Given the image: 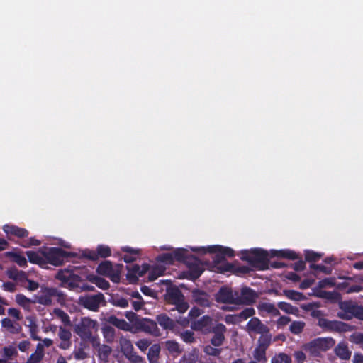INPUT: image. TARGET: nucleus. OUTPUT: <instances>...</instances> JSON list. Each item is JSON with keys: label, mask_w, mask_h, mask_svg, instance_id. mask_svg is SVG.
<instances>
[{"label": "nucleus", "mask_w": 363, "mask_h": 363, "mask_svg": "<svg viewBox=\"0 0 363 363\" xmlns=\"http://www.w3.org/2000/svg\"><path fill=\"white\" fill-rule=\"evenodd\" d=\"M241 259L258 270L269 269L268 252L262 249H252L250 251L242 252Z\"/></svg>", "instance_id": "f257e3e1"}, {"label": "nucleus", "mask_w": 363, "mask_h": 363, "mask_svg": "<svg viewBox=\"0 0 363 363\" xmlns=\"http://www.w3.org/2000/svg\"><path fill=\"white\" fill-rule=\"evenodd\" d=\"M53 298H56L60 303L65 301V296L61 291L56 288L42 287L38 294L34 296V302L48 306L52 305Z\"/></svg>", "instance_id": "f03ea898"}, {"label": "nucleus", "mask_w": 363, "mask_h": 363, "mask_svg": "<svg viewBox=\"0 0 363 363\" xmlns=\"http://www.w3.org/2000/svg\"><path fill=\"white\" fill-rule=\"evenodd\" d=\"M43 255L46 260L45 263L54 266H60L65 259L77 257L75 252H67L60 247H50L47 251L43 252Z\"/></svg>", "instance_id": "7ed1b4c3"}, {"label": "nucleus", "mask_w": 363, "mask_h": 363, "mask_svg": "<svg viewBox=\"0 0 363 363\" xmlns=\"http://www.w3.org/2000/svg\"><path fill=\"white\" fill-rule=\"evenodd\" d=\"M337 317L342 320H350L353 317L360 318L363 314V307L352 301H340Z\"/></svg>", "instance_id": "20e7f679"}, {"label": "nucleus", "mask_w": 363, "mask_h": 363, "mask_svg": "<svg viewBox=\"0 0 363 363\" xmlns=\"http://www.w3.org/2000/svg\"><path fill=\"white\" fill-rule=\"evenodd\" d=\"M55 279L61 281V286L69 289H74L79 286L82 281L80 276L74 274L68 269L60 270L55 275Z\"/></svg>", "instance_id": "39448f33"}, {"label": "nucleus", "mask_w": 363, "mask_h": 363, "mask_svg": "<svg viewBox=\"0 0 363 363\" xmlns=\"http://www.w3.org/2000/svg\"><path fill=\"white\" fill-rule=\"evenodd\" d=\"M120 265L116 268L113 267L112 262L109 260L101 262L96 267V272L102 276L108 277L111 281L118 283L121 279Z\"/></svg>", "instance_id": "423d86ee"}, {"label": "nucleus", "mask_w": 363, "mask_h": 363, "mask_svg": "<svg viewBox=\"0 0 363 363\" xmlns=\"http://www.w3.org/2000/svg\"><path fill=\"white\" fill-rule=\"evenodd\" d=\"M319 327L325 331L345 333L352 331L354 326L339 320H330L319 317Z\"/></svg>", "instance_id": "0eeeda50"}, {"label": "nucleus", "mask_w": 363, "mask_h": 363, "mask_svg": "<svg viewBox=\"0 0 363 363\" xmlns=\"http://www.w3.org/2000/svg\"><path fill=\"white\" fill-rule=\"evenodd\" d=\"M104 301V296L101 293L94 295L80 296L79 304L91 311H98L100 304Z\"/></svg>", "instance_id": "6e6552de"}, {"label": "nucleus", "mask_w": 363, "mask_h": 363, "mask_svg": "<svg viewBox=\"0 0 363 363\" xmlns=\"http://www.w3.org/2000/svg\"><path fill=\"white\" fill-rule=\"evenodd\" d=\"M96 325V321L89 318H82L75 326V333L83 339H89L92 335V329Z\"/></svg>", "instance_id": "1a4fd4ad"}, {"label": "nucleus", "mask_w": 363, "mask_h": 363, "mask_svg": "<svg viewBox=\"0 0 363 363\" xmlns=\"http://www.w3.org/2000/svg\"><path fill=\"white\" fill-rule=\"evenodd\" d=\"M191 328L194 331L201 332L202 334L207 335L211 333V329L213 328V318L205 315L198 320H194L191 323Z\"/></svg>", "instance_id": "9d476101"}, {"label": "nucleus", "mask_w": 363, "mask_h": 363, "mask_svg": "<svg viewBox=\"0 0 363 363\" xmlns=\"http://www.w3.org/2000/svg\"><path fill=\"white\" fill-rule=\"evenodd\" d=\"M135 326L139 330L152 335L155 337H159L161 335V332L157 327V322L151 319H138L135 322Z\"/></svg>", "instance_id": "9b49d317"}, {"label": "nucleus", "mask_w": 363, "mask_h": 363, "mask_svg": "<svg viewBox=\"0 0 363 363\" xmlns=\"http://www.w3.org/2000/svg\"><path fill=\"white\" fill-rule=\"evenodd\" d=\"M237 304L251 305L256 301L258 297L257 293L248 286H244L240 290V294L235 291Z\"/></svg>", "instance_id": "f8f14e48"}, {"label": "nucleus", "mask_w": 363, "mask_h": 363, "mask_svg": "<svg viewBox=\"0 0 363 363\" xmlns=\"http://www.w3.org/2000/svg\"><path fill=\"white\" fill-rule=\"evenodd\" d=\"M185 264L189 269L186 277L189 279L193 281L197 279L203 272L201 261L194 255L190 257V259Z\"/></svg>", "instance_id": "ddd939ff"}, {"label": "nucleus", "mask_w": 363, "mask_h": 363, "mask_svg": "<svg viewBox=\"0 0 363 363\" xmlns=\"http://www.w3.org/2000/svg\"><path fill=\"white\" fill-rule=\"evenodd\" d=\"M210 330L211 333L213 334L210 340L211 344L214 347L223 345L225 340V333L227 331L225 325L223 323H216Z\"/></svg>", "instance_id": "4468645a"}, {"label": "nucleus", "mask_w": 363, "mask_h": 363, "mask_svg": "<svg viewBox=\"0 0 363 363\" xmlns=\"http://www.w3.org/2000/svg\"><path fill=\"white\" fill-rule=\"evenodd\" d=\"M191 250L201 255H206L207 252H216V251L220 250L223 254L224 257H233L235 255V252L233 249L227 247H223L220 245H211L207 247H192Z\"/></svg>", "instance_id": "2eb2a0df"}, {"label": "nucleus", "mask_w": 363, "mask_h": 363, "mask_svg": "<svg viewBox=\"0 0 363 363\" xmlns=\"http://www.w3.org/2000/svg\"><path fill=\"white\" fill-rule=\"evenodd\" d=\"M215 299L218 303L237 304V296L232 290L228 287L223 286L216 294Z\"/></svg>", "instance_id": "dca6fc26"}, {"label": "nucleus", "mask_w": 363, "mask_h": 363, "mask_svg": "<svg viewBox=\"0 0 363 363\" xmlns=\"http://www.w3.org/2000/svg\"><path fill=\"white\" fill-rule=\"evenodd\" d=\"M269 330H270L269 328L264 325L261 320L257 317L251 318L246 325V330L249 334L251 333L262 334L267 333Z\"/></svg>", "instance_id": "f3484780"}, {"label": "nucleus", "mask_w": 363, "mask_h": 363, "mask_svg": "<svg viewBox=\"0 0 363 363\" xmlns=\"http://www.w3.org/2000/svg\"><path fill=\"white\" fill-rule=\"evenodd\" d=\"M192 301L196 305L201 307H209L211 300L209 294L201 289H195L191 291Z\"/></svg>", "instance_id": "a211bd4d"}, {"label": "nucleus", "mask_w": 363, "mask_h": 363, "mask_svg": "<svg viewBox=\"0 0 363 363\" xmlns=\"http://www.w3.org/2000/svg\"><path fill=\"white\" fill-rule=\"evenodd\" d=\"M3 230L7 235L9 239H11L9 236L12 235L18 238H24L28 237L29 234V232L26 228L9 224L4 225Z\"/></svg>", "instance_id": "6ab92c4d"}, {"label": "nucleus", "mask_w": 363, "mask_h": 363, "mask_svg": "<svg viewBox=\"0 0 363 363\" xmlns=\"http://www.w3.org/2000/svg\"><path fill=\"white\" fill-rule=\"evenodd\" d=\"M213 253L216 255L213 259V262L215 266L220 264V266L217 267L220 272H230L233 269V264L225 262L226 259L220 250Z\"/></svg>", "instance_id": "aec40b11"}, {"label": "nucleus", "mask_w": 363, "mask_h": 363, "mask_svg": "<svg viewBox=\"0 0 363 363\" xmlns=\"http://www.w3.org/2000/svg\"><path fill=\"white\" fill-rule=\"evenodd\" d=\"M1 324L3 331H6L11 334H18L22 330V327L18 323L13 321L9 318H3L1 321Z\"/></svg>", "instance_id": "412c9836"}, {"label": "nucleus", "mask_w": 363, "mask_h": 363, "mask_svg": "<svg viewBox=\"0 0 363 363\" xmlns=\"http://www.w3.org/2000/svg\"><path fill=\"white\" fill-rule=\"evenodd\" d=\"M6 274L9 279L21 283L22 286H24V284L28 279L26 272L22 270H18L15 267L9 268L7 270Z\"/></svg>", "instance_id": "4be33fe9"}, {"label": "nucleus", "mask_w": 363, "mask_h": 363, "mask_svg": "<svg viewBox=\"0 0 363 363\" xmlns=\"http://www.w3.org/2000/svg\"><path fill=\"white\" fill-rule=\"evenodd\" d=\"M184 296L182 292L177 288L173 287L168 289L165 295L166 300L171 304L175 305L182 299H184Z\"/></svg>", "instance_id": "5701e85b"}, {"label": "nucleus", "mask_w": 363, "mask_h": 363, "mask_svg": "<svg viewBox=\"0 0 363 363\" xmlns=\"http://www.w3.org/2000/svg\"><path fill=\"white\" fill-rule=\"evenodd\" d=\"M58 336L61 340V342L58 345L60 349L67 350L71 345L70 339L72 337L71 332L69 330L66 329L63 327H60Z\"/></svg>", "instance_id": "b1692460"}, {"label": "nucleus", "mask_w": 363, "mask_h": 363, "mask_svg": "<svg viewBox=\"0 0 363 363\" xmlns=\"http://www.w3.org/2000/svg\"><path fill=\"white\" fill-rule=\"evenodd\" d=\"M259 312L261 313L265 312L273 317L280 315L279 310L275 306L274 303L268 302H259L257 306Z\"/></svg>", "instance_id": "393cba45"}, {"label": "nucleus", "mask_w": 363, "mask_h": 363, "mask_svg": "<svg viewBox=\"0 0 363 363\" xmlns=\"http://www.w3.org/2000/svg\"><path fill=\"white\" fill-rule=\"evenodd\" d=\"M156 322L157 324L158 323L164 330H172L176 325L174 320L165 313L157 315L156 316Z\"/></svg>", "instance_id": "a878e982"}, {"label": "nucleus", "mask_w": 363, "mask_h": 363, "mask_svg": "<svg viewBox=\"0 0 363 363\" xmlns=\"http://www.w3.org/2000/svg\"><path fill=\"white\" fill-rule=\"evenodd\" d=\"M172 255L174 262L177 261L186 264L193 255L190 254L189 251L184 248H177L172 252Z\"/></svg>", "instance_id": "bb28decb"}, {"label": "nucleus", "mask_w": 363, "mask_h": 363, "mask_svg": "<svg viewBox=\"0 0 363 363\" xmlns=\"http://www.w3.org/2000/svg\"><path fill=\"white\" fill-rule=\"evenodd\" d=\"M319 298H323L332 303H339L341 300V295L339 292L333 291H327L325 290L319 289Z\"/></svg>", "instance_id": "cd10ccee"}, {"label": "nucleus", "mask_w": 363, "mask_h": 363, "mask_svg": "<svg viewBox=\"0 0 363 363\" xmlns=\"http://www.w3.org/2000/svg\"><path fill=\"white\" fill-rule=\"evenodd\" d=\"M126 268L128 270V273L126 274L127 279L131 284L136 283L138 281V277H140V266L135 264L132 266H127Z\"/></svg>", "instance_id": "c85d7f7f"}, {"label": "nucleus", "mask_w": 363, "mask_h": 363, "mask_svg": "<svg viewBox=\"0 0 363 363\" xmlns=\"http://www.w3.org/2000/svg\"><path fill=\"white\" fill-rule=\"evenodd\" d=\"M334 351L335 354L342 360H348L351 357L352 352L349 350L347 345L345 343L340 342L335 347Z\"/></svg>", "instance_id": "c756f323"}, {"label": "nucleus", "mask_w": 363, "mask_h": 363, "mask_svg": "<svg viewBox=\"0 0 363 363\" xmlns=\"http://www.w3.org/2000/svg\"><path fill=\"white\" fill-rule=\"evenodd\" d=\"M108 322L118 328V329L125 330V331H130L131 325L125 321L124 319L118 318L115 315H111L108 317Z\"/></svg>", "instance_id": "7c9ffc66"}, {"label": "nucleus", "mask_w": 363, "mask_h": 363, "mask_svg": "<svg viewBox=\"0 0 363 363\" xmlns=\"http://www.w3.org/2000/svg\"><path fill=\"white\" fill-rule=\"evenodd\" d=\"M160 351L161 347L159 344H153L150 346L147 354L149 363H160Z\"/></svg>", "instance_id": "2f4dec72"}, {"label": "nucleus", "mask_w": 363, "mask_h": 363, "mask_svg": "<svg viewBox=\"0 0 363 363\" xmlns=\"http://www.w3.org/2000/svg\"><path fill=\"white\" fill-rule=\"evenodd\" d=\"M272 342V335L270 333V330H269L267 333L260 334L257 346L267 350L271 345Z\"/></svg>", "instance_id": "473e14b6"}, {"label": "nucleus", "mask_w": 363, "mask_h": 363, "mask_svg": "<svg viewBox=\"0 0 363 363\" xmlns=\"http://www.w3.org/2000/svg\"><path fill=\"white\" fill-rule=\"evenodd\" d=\"M88 280L90 282L94 284L97 287L103 290H107L110 287L109 282L107 280L96 275H89Z\"/></svg>", "instance_id": "72a5a7b5"}, {"label": "nucleus", "mask_w": 363, "mask_h": 363, "mask_svg": "<svg viewBox=\"0 0 363 363\" xmlns=\"http://www.w3.org/2000/svg\"><path fill=\"white\" fill-rule=\"evenodd\" d=\"M323 262L326 265L319 264V272H323L325 274H330L334 265L336 264L335 259L333 257H326Z\"/></svg>", "instance_id": "f704fd0d"}, {"label": "nucleus", "mask_w": 363, "mask_h": 363, "mask_svg": "<svg viewBox=\"0 0 363 363\" xmlns=\"http://www.w3.org/2000/svg\"><path fill=\"white\" fill-rule=\"evenodd\" d=\"M15 301L20 306H21L22 308H23L25 310H27V311H30V308H31V305L33 303H35V302H34V300H31V299L27 298L23 294H16Z\"/></svg>", "instance_id": "c9c22d12"}, {"label": "nucleus", "mask_w": 363, "mask_h": 363, "mask_svg": "<svg viewBox=\"0 0 363 363\" xmlns=\"http://www.w3.org/2000/svg\"><path fill=\"white\" fill-rule=\"evenodd\" d=\"M282 294L287 298L295 301H299L306 299V296L303 295V294L292 289H284L282 291Z\"/></svg>", "instance_id": "e433bc0d"}, {"label": "nucleus", "mask_w": 363, "mask_h": 363, "mask_svg": "<svg viewBox=\"0 0 363 363\" xmlns=\"http://www.w3.org/2000/svg\"><path fill=\"white\" fill-rule=\"evenodd\" d=\"M277 308L279 310H281L283 312L287 314L296 315L299 312V310L297 307L293 306L291 304L284 301L278 302Z\"/></svg>", "instance_id": "4c0bfd02"}, {"label": "nucleus", "mask_w": 363, "mask_h": 363, "mask_svg": "<svg viewBox=\"0 0 363 363\" xmlns=\"http://www.w3.org/2000/svg\"><path fill=\"white\" fill-rule=\"evenodd\" d=\"M303 350L313 357L318 356V338L313 339L310 342L304 344Z\"/></svg>", "instance_id": "58836bf2"}, {"label": "nucleus", "mask_w": 363, "mask_h": 363, "mask_svg": "<svg viewBox=\"0 0 363 363\" xmlns=\"http://www.w3.org/2000/svg\"><path fill=\"white\" fill-rule=\"evenodd\" d=\"M26 254L30 263L39 264L40 266L45 264V258L41 257L38 252L34 251H27Z\"/></svg>", "instance_id": "ea45409f"}, {"label": "nucleus", "mask_w": 363, "mask_h": 363, "mask_svg": "<svg viewBox=\"0 0 363 363\" xmlns=\"http://www.w3.org/2000/svg\"><path fill=\"white\" fill-rule=\"evenodd\" d=\"M335 344L333 337H319V350L326 351L332 348Z\"/></svg>", "instance_id": "a19ab883"}, {"label": "nucleus", "mask_w": 363, "mask_h": 363, "mask_svg": "<svg viewBox=\"0 0 363 363\" xmlns=\"http://www.w3.org/2000/svg\"><path fill=\"white\" fill-rule=\"evenodd\" d=\"M112 352V349L107 345H102L99 346L98 350V354L99 358L104 362H108V357Z\"/></svg>", "instance_id": "79ce46f5"}, {"label": "nucleus", "mask_w": 363, "mask_h": 363, "mask_svg": "<svg viewBox=\"0 0 363 363\" xmlns=\"http://www.w3.org/2000/svg\"><path fill=\"white\" fill-rule=\"evenodd\" d=\"M266 351V349L256 346L252 353L254 360L259 362H266L267 361Z\"/></svg>", "instance_id": "37998d69"}, {"label": "nucleus", "mask_w": 363, "mask_h": 363, "mask_svg": "<svg viewBox=\"0 0 363 363\" xmlns=\"http://www.w3.org/2000/svg\"><path fill=\"white\" fill-rule=\"evenodd\" d=\"M166 349L171 354H179L182 352L179 343L174 340H167L165 342Z\"/></svg>", "instance_id": "c03bdc74"}, {"label": "nucleus", "mask_w": 363, "mask_h": 363, "mask_svg": "<svg viewBox=\"0 0 363 363\" xmlns=\"http://www.w3.org/2000/svg\"><path fill=\"white\" fill-rule=\"evenodd\" d=\"M96 255L98 259L101 258H106L111 255V250L108 245H99L96 247Z\"/></svg>", "instance_id": "a18cd8bd"}, {"label": "nucleus", "mask_w": 363, "mask_h": 363, "mask_svg": "<svg viewBox=\"0 0 363 363\" xmlns=\"http://www.w3.org/2000/svg\"><path fill=\"white\" fill-rule=\"evenodd\" d=\"M104 338L108 342H112L115 337V329L110 325H106L102 328Z\"/></svg>", "instance_id": "49530a36"}, {"label": "nucleus", "mask_w": 363, "mask_h": 363, "mask_svg": "<svg viewBox=\"0 0 363 363\" xmlns=\"http://www.w3.org/2000/svg\"><path fill=\"white\" fill-rule=\"evenodd\" d=\"M198 359L197 350L194 349L191 352L184 354L181 360L180 363H196Z\"/></svg>", "instance_id": "de8ad7c7"}, {"label": "nucleus", "mask_w": 363, "mask_h": 363, "mask_svg": "<svg viewBox=\"0 0 363 363\" xmlns=\"http://www.w3.org/2000/svg\"><path fill=\"white\" fill-rule=\"evenodd\" d=\"M305 323L303 321H293L290 325L289 330L294 335H299L303 330Z\"/></svg>", "instance_id": "09e8293b"}, {"label": "nucleus", "mask_w": 363, "mask_h": 363, "mask_svg": "<svg viewBox=\"0 0 363 363\" xmlns=\"http://www.w3.org/2000/svg\"><path fill=\"white\" fill-rule=\"evenodd\" d=\"M54 314L59 318L61 321L67 325H71V321L69 316L67 313H65L63 310L60 308H55L54 309Z\"/></svg>", "instance_id": "8fccbe9b"}, {"label": "nucleus", "mask_w": 363, "mask_h": 363, "mask_svg": "<svg viewBox=\"0 0 363 363\" xmlns=\"http://www.w3.org/2000/svg\"><path fill=\"white\" fill-rule=\"evenodd\" d=\"M212 345H207L203 347V352L208 356L219 357L221 354L222 350L217 348Z\"/></svg>", "instance_id": "3c124183"}, {"label": "nucleus", "mask_w": 363, "mask_h": 363, "mask_svg": "<svg viewBox=\"0 0 363 363\" xmlns=\"http://www.w3.org/2000/svg\"><path fill=\"white\" fill-rule=\"evenodd\" d=\"M271 363H291V358L285 353H279L272 358Z\"/></svg>", "instance_id": "603ef678"}, {"label": "nucleus", "mask_w": 363, "mask_h": 363, "mask_svg": "<svg viewBox=\"0 0 363 363\" xmlns=\"http://www.w3.org/2000/svg\"><path fill=\"white\" fill-rule=\"evenodd\" d=\"M119 345L121 347V351L123 354L126 352H128L130 350H133V345L131 341L124 337H121L119 340Z\"/></svg>", "instance_id": "864d4df0"}, {"label": "nucleus", "mask_w": 363, "mask_h": 363, "mask_svg": "<svg viewBox=\"0 0 363 363\" xmlns=\"http://www.w3.org/2000/svg\"><path fill=\"white\" fill-rule=\"evenodd\" d=\"M255 314V310L253 308H246L242 310L240 313L236 314L240 321L247 320L250 317H253Z\"/></svg>", "instance_id": "5fc2aeb1"}, {"label": "nucleus", "mask_w": 363, "mask_h": 363, "mask_svg": "<svg viewBox=\"0 0 363 363\" xmlns=\"http://www.w3.org/2000/svg\"><path fill=\"white\" fill-rule=\"evenodd\" d=\"M181 339L187 344H192L196 342L194 333L191 330H186L180 334Z\"/></svg>", "instance_id": "6e6d98bb"}, {"label": "nucleus", "mask_w": 363, "mask_h": 363, "mask_svg": "<svg viewBox=\"0 0 363 363\" xmlns=\"http://www.w3.org/2000/svg\"><path fill=\"white\" fill-rule=\"evenodd\" d=\"M350 341L352 343L359 345L363 350V333L356 332L352 333L350 337Z\"/></svg>", "instance_id": "4d7b16f0"}, {"label": "nucleus", "mask_w": 363, "mask_h": 363, "mask_svg": "<svg viewBox=\"0 0 363 363\" xmlns=\"http://www.w3.org/2000/svg\"><path fill=\"white\" fill-rule=\"evenodd\" d=\"M164 269L162 267L153 268L148 274V281H153L156 280L160 276L163 275Z\"/></svg>", "instance_id": "13d9d810"}, {"label": "nucleus", "mask_w": 363, "mask_h": 363, "mask_svg": "<svg viewBox=\"0 0 363 363\" xmlns=\"http://www.w3.org/2000/svg\"><path fill=\"white\" fill-rule=\"evenodd\" d=\"M157 260L167 264H172L174 262L172 252L160 255Z\"/></svg>", "instance_id": "bf43d9fd"}, {"label": "nucleus", "mask_w": 363, "mask_h": 363, "mask_svg": "<svg viewBox=\"0 0 363 363\" xmlns=\"http://www.w3.org/2000/svg\"><path fill=\"white\" fill-rule=\"evenodd\" d=\"M335 285V278L328 277L319 281V289L325 287H333Z\"/></svg>", "instance_id": "052dcab7"}, {"label": "nucleus", "mask_w": 363, "mask_h": 363, "mask_svg": "<svg viewBox=\"0 0 363 363\" xmlns=\"http://www.w3.org/2000/svg\"><path fill=\"white\" fill-rule=\"evenodd\" d=\"M291 321V319L289 316L286 315H281L280 316L275 322L277 328H282L284 326L287 325Z\"/></svg>", "instance_id": "680f3d73"}, {"label": "nucleus", "mask_w": 363, "mask_h": 363, "mask_svg": "<svg viewBox=\"0 0 363 363\" xmlns=\"http://www.w3.org/2000/svg\"><path fill=\"white\" fill-rule=\"evenodd\" d=\"M82 257L91 261L98 260L96 250H85L82 252Z\"/></svg>", "instance_id": "e2e57ef3"}, {"label": "nucleus", "mask_w": 363, "mask_h": 363, "mask_svg": "<svg viewBox=\"0 0 363 363\" xmlns=\"http://www.w3.org/2000/svg\"><path fill=\"white\" fill-rule=\"evenodd\" d=\"M40 245V241L35 239V238H30L28 240H24L21 243L23 247L28 248L31 246H38Z\"/></svg>", "instance_id": "0e129e2a"}, {"label": "nucleus", "mask_w": 363, "mask_h": 363, "mask_svg": "<svg viewBox=\"0 0 363 363\" xmlns=\"http://www.w3.org/2000/svg\"><path fill=\"white\" fill-rule=\"evenodd\" d=\"M43 357V354L42 352H38L37 351L34 353L31 354L28 357L26 363H39Z\"/></svg>", "instance_id": "69168bd1"}, {"label": "nucleus", "mask_w": 363, "mask_h": 363, "mask_svg": "<svg viewBox=\"0 0 363 363\" xmlns=\"http://www.w3.org/2000/svg\"><path fill=\"white\" fill-rule=\"evenodd\" d=\"M13 259L21 267H26L27 266L26 259L20 254L13 253Z\"/></svg>", "instance_id": "338daca9"}, {"label": "nucleus", "mask_w": 363, "mask_h": 363, "mask_svg": "<svg viewBox=\"0 0 363 363\" xmlns=\"http://www.w3.org/2000/svg\"><path fill=\"white\" fill-rule=\"evenodd\" d=\"M113 304L120 308H127L128 306V301L123 297H116L113 299Z\"/></svg>", "instance_id": "774afa93"}]
</instances>
